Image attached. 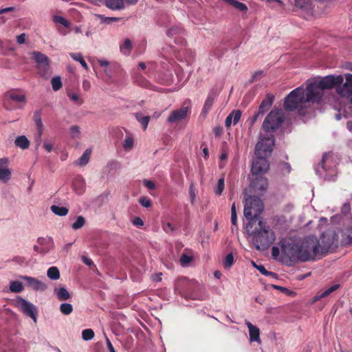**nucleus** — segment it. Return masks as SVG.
<instances>
[{
    "label": "nucleus",
    "mask_w": 352,
    "mask_h": 352,
    "mask_svg": "<svg viewBox=\"0 0 352 352\" xmlns=\"http://www.w3.org/2000/svg\"><path fill=\"white\" fill-rule=\"evenodd\" d=\"M163 230L166 233H170L175 231V227L173 226L172 223L168 222L163 226Z\"/></svg>",
    "instance_id": "603ef678"
},
{
    "label": "nucleus",
    "mask_w": 352,
    "mask_h": 352,
    "mask_svg": "<svg viewBox=\"0 0 352 352\" xmlns=\"http://www.w3.org/2000/svg\"><path fill=\"white\" fill-rule=\"evenodd\" d=\"M275 144L274 135L260 136V140L255 146V155L252 164L251 171L253 175L263 174L267 172L270 168L267 157L273 151Z\"/></svg>",
    "instance_id": "7ed1b4c3"
},
{
    "label": "nucleus",
    "mask_w": 352,
    "mask_h": 352,
    "mask_svg": "<svg viewBox=\"0 0 352 352\" xmlns=\"http://www.w3.org/2000/svg\"><path fill=\"white\" fill-rule=\"evenodd\" d=\"M309 83L306 88L300 86L292 90L285 98L284 109L287 111L298 109V113L302 117L311 114L314 109L311 103L318 102L314 95L309 98Z\"/></svg>",
    "instance_id": "f03ea898"
},
{
    "label": "nucleus",
    "mask_w": 352,
    "mask_h": 352,
    "mask_svg": "<svg viewBox=\"0 0 352 352\" xmlns=\"http://www.w3.org/2000/svg\"><path fill=\"white\" fill-rule=\"evenodd\" d=\"M26 35L23 33L16 36V41L19 44H23L25 41Z\"/></svg>",
    "instance_id": "bf43d9fd"
},
{
    "label": "nucleus",
    "mask_w": 352,
    "mask_h": 352,
    "mask_svg": "<svg viewBox=\"0 0 352 352\" xmlns=\"http://www.w3.org/2000/svg\"><path fill=\"white\" fill-rule=\"evenodd\" d=\"M50 209L53 213H54L56 215L63 217L67 214L69 210L65 207H60L56 205H52L50 207Z\"/></svg>",
    "instance_id": "393cba45"
},
{
    "label": "nucleus",
    "mask_w": 352,
    "mask_h": 352,
    "mask_svg": "<svg viewBox=\"0 0 352 352\" xmlns=\"http://www.w3.org/2000/svg\"><path fill=\"white\" fill-rule=\"evenodd\" d=\"M272 255L274 257H277L279 255V249L277 247L273 246L272 248Z\"/></svg>",
    "instance_id": "0e129e2a"
},
{
    "label": "nucleus",
    "mask_w": 352,
    "mask_h": 352,
    "mask_svg": "<svg viewBox=\"0 0 352 352\" xmlns=\"http://www.w3.org/2000/svg\"><path fill=\"white\" fill-rule=\"evenodd\" d=\"M51 82L52 89L55 91H58L62 87L63 84L61 82L60 77L59 76L52 78Z\"/></svg>",
    "instance_id": "58836bf2"
},
{
    "label": "nucleus",
    "mask_w": 352,
    "mask_h": 352,
    "mask_svg": "<svg viewBox=\"0 0 352 352\" xmlns=\"http://www.w3.org/2000/svg\"><path fill=\"white\" fill-rule=\"evenodd\" d=\"M232 124H233V119L230 113L226 118L225 126L228 129V128L230 127Z\"/></svg>",
    "instance_id": "13d9d810"
},
{
    "label": "nucleus",
    "mask_w": 352,
    "mask_h": 352,
    "mask_svg": "<svg viewBox=\"0 0 352 352\" xmlns=\"http://www.w3.org/2000/svg\"><path fill=\"white\" fill-rule=\"evenodd\" d=\"M70 56L74 60L79 61V63H80L82 67H84L85 69H88V65H87V63L85 62V60L83 59V57L81 55V54L72 53V54H70Z\"/></svg>",
    "instance_id": "f704fd0d"
},
{
    "label": "nucleus",
    "mask_w": 352,
    "mask_h": 352,
    "mask_svg": "<svg viewBox=\"0 0 352 352\" xmlns=\"http://www.w3.org/2000/svg\"><path fill=\"white\" fill-rule=\"evenodd\" d=\"M14 9V8L13 7H9V8H3V9H0V14H2L3 13L13 11Z\"/></svg>",
    "instance_id": "774afa93"
},
{
    "label": "nucleus",
    "mask_w": 352,
    "mask_h": 352,
    "mask_svg": "<svg viewBox=\"0 0 352 352\" xmlns=\"http://www.w3.org/2000/svg\"><path fill=\"white\" fill-rule=\"evenodd\" d=\"M282 249L292 261H314L318 256L324 255L327 252L317 237L313 235L307 236L297 243L284 244Z\"/></svg>",
    "instance_id": "f257e3e1"
},
{
    "label": "nucleus",
    "mask_w": 352,
    "mask_h": 352,
    "mask_svg": "<svg viewBox=\"0 0 352 352\" xmlns=\"http://www.w3.org/2000/svg\"><path fill=\"white\" fill-rule=\"evenodd\" d=\"M135 118L138 120V121L142 124L143 129L146 130L148 126L149 120H150V117L149 116H143L142 117L140 113H135Z\"/></svg>",
    "instance_id": "473e14b6"
},
{
    "label": "nucleus",
    "mask_w": 352,
    "mask_h": 352,
    "mask_svg": "<svg viewBox=\"0 0 352 352\" xmlns=\"http://www.w3.org/2000/svg\"><path fill=\"white\" fill-rule=\"evenodd\" d=\"M134 145L133 138L131 135L127 136L122 144L123 148L125 151L131 150Z\"/></svg>",
    "instance_id": "c756f323"
},
{
    "label": "nucleus",
    "mask_w": 352,
    "mask_h": 352,
    "mask_svg": "<svg viewBox=\"0 0 352 352\" xmlns=\"http://www.w3.org/2000/svg\"><path fill=\"white\" fill-rule=\"evenodd\" d=\"M285 118L281 109L272 110L263 122V129L266 133H272L280 127Z\"/></svg>",
    "instance_id": "0eeeda50"
},
{
    "label": "nucleus",
    "mask_w": 352,
    "mask_h": 352,
    "mask_svg": "<svg viewBox=\"0 0 352 352\" xmlns=\"http://www.w3.org/2000/svg\"><path fill=\"white\" fill-rule=\"evenodd\" d=\"M237 216L236 214H231V223L233 226H236Z\"/></svg>",
    "instance_id": "69168bd1"
},
{
    "label": "nucleus",
    "mask_w": 352,
    "mask_h": 352,
    "mask_svg": "<svg viewBox=\"0 0 352 352\" xmlns=\"http://www.w3.org/2000/svg\"><path fill=\"white\" fill-rule=\"evenodd\" d=\"M342 243L344 245H352V229H347L343 234Z\"/></svg>",
    "instance_id": "cd10ccee"
},
{
    "label": "nucleus",
    "mask_w": 352,
    "mask_h": 352,
    "mask_svg": "<svg viewBox=\"0 0 352 352\" xmlns=\"http://www.w3.org/2000/svg\"><path fill=\"white\" fill-rule=\"evenodd\" d=\"M231 6L240 11H246L248 8L243 3L239 2L236 0H228Z\"/></svg>",
    "instance_id": "c9c22d12"
},
{
    "label": "nucleus",
    "mask_w": 352,
    "mask_h": 352,
    "mask_svg": "<svg viewBox=\"0 0 352 352\" xmlns=\"http://www.w3.org/2000/svg\"><path fill=\"white\" fill-rule=\"evenodd\" d=\"M192 259H193V256L192 255L182 254L181 255L179 261H180L182 266L186 267L192 261Z\"/></svg>",
    "instance_id": "ea45409f"
},
{
    "label": "nucleus",
    "mask_w": 352,
    "mask_h": 352,
    "mask_svg": "<svg viewBox=\"0 0 352 352\" xmlns=\"http://www.w3.org/2000/svg\"><path fill=\"white\" fill-rule=\"evenodd\" d=\"M327 157V154H326V153L324 154L321 161L318 164V167H321L324 170L325 169L324 166H325V162H326Z\"/></svg>",
    "instance_id": "680f3d73"
},
{
    "label": "nucleus",
    "mask_w": 352,
    "mask_h": 352,
    "mask_svg": "<svg viewBox=\"0 0 352 352\" xmlns=\"http://www.w3.org/2000/svg\"><path fill=\"white\" fill-rule=\"evenodd\" d=\"M47 275L52 280H57L60 278V272L57 267H50L47 270Z\"/></svg>",
    "instance_id": "c85d7f7f"
},
{
    "label": "nucleus",
    "mask_w": 352,
    "mask_h": 352,
    "mask_svg": "<svg viewBox=\"0 0 352 352\" xmlns=\"http://www.w3.org/2000/svg\"><path fill=\"white\" fill-rule=\"evenodd\" d=\"M252 264L255 268H256L264 276H271L272 277H276V274L272 272L267 271L265 267L262 265H256L254 262H252Z\"/></svg>",
    "instance_id": "72a5a7b5"
},
{
    "label": "nucleus",
    "mask_w": 352,
    "mask_h": 352,
    "mask_svg": "<svg viewBox=\"0 0 352 352\" xmlns=\"http://www.w3.org/2000/svg\"><path fill=\"white\" fill-rule=\"evenodd\" d=\"M54 21L63 25L65 28H68L69 26V22L63 16H55Z\"/></svg>",
    "instance_id": "8fccbe9b"
},
{
    "label": "nucleus",
    "mask_w": 352,
    "mask_h": 352,
    "mask_svg": "<svg viewBox=\"0 0 352 352\" xmlns=\"http://www.w3.org/2000/svg\"><path fill=\"white\" fill-rule=\"evenodd\" d=\"M224 186H225V184H224V177H221L220 179H219L218 182H217V186H216V188L214 190V192L217 195H221L222 194V192L224 189Z\"/></svg>",
    "instance_id": "79ce46f5"
},
{
    "label": "nucleus",
    "mask_w": 352,
    "mask_h": 352,
    "mask_svg": "<svg viewBox=\"0 0 352 352\" xmlns=\"http://www.w3.org/2000/svg\"><path fill=\"white\" fill-rule=\"evenodd\" d=\"M217 94L214 91H210L208 94V95L206 98V100H205L203 109H202V112H201L202 114H204L205 116L208 114V113L211 109V108L213 105L214 100L215 98L217 97Z\"/></svg>",
    "instance_id": "6ab92c4d"
},
{
    "label": "nucleus",
    "mask_w": 352,
    "mask_h": 352,
    "mask_svg": "<svg viewBox=\"0 0 352 352\" xmlns=\"http://www.w3.org/2000/svg\"><path fill=\"white\" fill-rule=\"evenodd\" d=\"M72 186L78 195H82L85 190L86 184L84 178L80 176H76L73 181Z\"/></svg>",
    "instance_id": "a211bd4d"
},
{
    "label": "nucleus",
    "mask_w": 352,
    "mask_h": 352,
    "mask_svg": "<svg viewBox=\"0 0 352 352\" xmlns=\"http://www.w3.org/2000/svg\"><path fill=\"white\" fill-rule=\"evenodd\" d=\"M183 32V29L179 27H173L168 30L167 35L170 37H174L177 34H181Z\"/></svg>",
    "instance_id": "c03bdc74"
},
{
    "label": "nucleus",
    "mask_w": 352,
    "mask_h": 352,
    "mask_svg": "<svg viewBox=\"0 0 352 352\" xmlns=\"http://www.w3.org/2000/svg\"><path fill=\"white\" fill-rule=\"evenodd\" d=\"M70 132L72 134L73 137H76L77 135L80 133L79 126L77 125H73L70 127Z\"/></svg>",
    "instance_id": "6e6d98bb"
},
{
    "label": "nucleus",
    "mask_w": 352,
    "mask_h": 352,
    "mask_svg": "<svg viewBox=\"0 0 352 352\" xmlns=\"http://www.w3.org/2000/svg\"><path fill=\"white\" fill-rule=\"evenodd\" d=\"M188 284V280L186 277L179 278L175 283V289L178 290L180 294L187 291L185 287Z\"/></svg>",
    "instance_id": "5701e85b"
},
{
    "label": "nucleus",
    "mask_w": 352,
    "mask_h": 352,
    "mask_svg": "<svg viewBox=\"0 0 352 352\" xmlns=\"http://www.w3.org/2000/svg\"><path fill=\"white\" fill-rule=\"evenodd\" d=\"M23 279L26 281L28 287L35 291H45L47 289V285L36 278L25 276Z\"/></svg>",
    "instance_id": "ddd939ff"
},
{
    "label": "nucleus",
    "mask_w": 352,
    "mask_h": 352,
    "mask_svg": "<svg viewBox=\"0 0 352 352\" xmlns=\"http://www.w3.org/2000/svg\"><path fill=\"white\" fill-rule=\"evenodd\" d=\"M67 96L70 100H72L78 105H81L83 103V100L80 98V97L77 93L69 91L67 92Z\"/></svg>",
    "instance_id": "a19ab883"
},
{
    "label": "nucleus",
    "mask_w": 352,
    "mask_h": 352,
    "mask_svg": "<svg viewBox=\"0 0 352 352\" xmlns=\"http://www.w3.org/2000/svg\"><path fill=\"white\" fill-rule=\"evenodd\" d=\"M188 107H183L179 109L172 111L167 120L170 123H174L184 120L188 114Z\"/></svg>",
    "instance_id": "f8f14e48"
},
{
    "label": "nucleus",
    "mask_w": 352,
    "mask_h": 352,
    "mask_svg": "<svg viewBox=\"0 0 352 352\" xmlns=\"http://www.w3.org/2000/svg\"><path fill=\"white\" fill-rule=\"evenodd\" d=\"M234 263V256L232 253L228 254L224 260L223 266L226 269L230 268Z\"/></svg>",
    "instance_id": "a18cd8bd"
},
{
    "label": "nucleus",
    "mask_w": 352,
    "mask_h": 352,
    "mask_svg": "<svg viewBox=\"0 0 352 352\" xmlns=\"http://www.w3.org/2000/svg\"><path fill=\"white\" fill-rule=\"evenodd\" d=\"M139 203L145 208H149L151 206V200L146 197H142L139 199Z\"/></svg>",
    "instance_id": "3c124183"
},
{
    "label": "nucleus",
    "mask_w": 352,
    "mask_h": 352,
    "mask_svg": "<svg viewBox=\"0 0 352 352\" xmlns=\"http://www.w3.org/2000/svg\"><path fill=\"white\" fill-rule=\"evenodd\" d=\"M345 78L346 82L342 86L338 85L336 91L342 97L350 98L352 96V74H346Z\"/></svg>",
    "instance_id": "1a4fd4ad"
},
{
    "label": "nucleus",
    "mask_w": 352,
    "mask_h": 352,
    "mask_svg": "<svg viewBox=\"0 0 352 352\" xmlns=\"http://www.w3.org/2000/svg\"><path fill=\"white\" fill-rule=\"evenodd\" d=\"M57 298L58 300L65 301L71 298L69 292L64 287L59 288L56 292Z\"/></svg>",
    "instance_id": "a878e982"
},
{
    "label": "nucleus",
    "mask_w": 352,
    "mask_h": 352,
    "mask_svg": "<svg viewBox=\"0 0 352 352\" xmlns=\"http://www.w3.org/2000/svg\"><path fill=\"white\" fill-rule=\"evenodd\" d=\"M82 261H83V263L85 264H86L88 266H91L94 264L93 261L91 258H89L85 256H82Z\"/></svg>",
    "instance_id": "052dcab7"
},
{
    "label": "nucleus",
    "mask_w": 352,
    "mask_h": 352,
    "mask_svg": "<svg viewBox=\"0 0 352 352\" xmlns=\"http://www.w3.org/2000/svg\"><path fill=\"white\" fill-rule=\"evenodd\" d=\"M274 97L272 94H267L265 98L262 100L258 111H259V113H261V115H263L265 113H266L272 107L273 102H274Z\"/></svg>",
    "instance_id": "f3484780"
},
{
    "label": "nucleus",
    "mask_w": 352,
    "mask_h": 352,
    "mask_svg": "<svg viewBox=\"0 0 352 352\" xmlns=\"http://www.w3.org/2000/svg\"><path fill=\"white\" fill-rule=\"evenodd\" d=\"M85 223V219L82 216H78L75 222L72 224V228L74 230H78L81 228Z\"/></svg>",
    "instance_id": "4c0bfd02"
},
{
    "label": "nucleus",
    "mask_w": 352,
    "mask_h": 352,
    "mask_svg": "<svg viewBox=\"0 0 352 352\" xmlns=\"http://www.w3.org/2000/svg\"><path fill=\"white\" fill-rule=\"evenodd\" d=\"M8 160L0 158V181L7 182L11 177V171L7 168Z\"/></svg>",
    "instance_id": "4468645a"
},
{
    "label": "nucleus",
    "mask_w": 352,
    "mask_h": 352,
    "mask_svg": "<svg viewBox=\"0 0 352 352\" xmlns=\"http://www.w3.org/2000/svg\"><path fill=\"white\" fill-rule=\"evenodd\" d=\"M144 186L149 190H154L155 188V184L151 180H144Z\"/></svg>",
    "instance_id": "5fc2aeb1"
},
{
    "label": "nucleus",
    "mask_w": 352,
    "mask_h": 352,
    "mask_svg": "<svg viewBox=\"0 0 352 352\" xmlns=\"http://www.w3.org/2000/svg\"><path fill=\"white\" fill-rule=\"evenodd\" d=\"M261 115V113H259V111H257L249 120L250 125L252 126L254 125V124L256 122V121L258 120L259 116Z\"/></svg>",
    "instance_id": "4d7b16f0"
},
{
    "label": "nucleus",
    "mask_w": 352,
    "mask_h": 352,
    "mask_svg": "<svg viewBox=\"0 0 352 352\" xmlns=\"http://www.w3.org/2000/svg\"><path fill=\"white\" fill-rule=\"evenodd\" d=\"M91 154V150L89 148L86 149L82 156L78 159V164L80 166L86 165L89 161Z\"/></svg>",
    "instance_id": "bb28decb"
},
{
    "label": "nucleus",
    "mask_w": 352,
    "mask_h": 352,
    "mask_svg": "<svg viewBox=\"0 0 352 352\" xmlns=\"http://www.w3.org/2000/svg\"><path fill=\"white\" fill-rule=\"evenodd\" d=\"M339 284H336L330 287L329 289H326L324 292L320 294V297L325 298L330 295L332 292H335L340 287Z\"/></svg>",
    "instance_id": "de8ad7c7"
},
{
    "label": "nucleus",
    "mask_w": 352,
    "mask_h": 352,
    "mask_svg": "<svg viewBox=\"0 0 352 352\" xmlns=\"http://www.w3.org/2000/svg\"><path fill=\"white\" fill-rule=\"evenodd\" d=\"M33 58L38 64V69L44 76L49 69V58L47 56L38 52H33Z\"/></svg>",
    "instance_id": "9b49d317"
},
{
    "label": "nucleus",
    "mask_w": 352,
    "mask_h": 352,
    "mask_svg": "<svg viewBox=\"0 0 352 352\" xmlns=\"http://www.w3.org/2000/svg\"><path fill=\"white\" fill-rule=\"evenodd\" d=\"M34 120L37 126V131L38 132V138H41L43 134V122L41 119V111H36L34 114Z\"/></svg>",
    "instance_id": "4be33fe9"
},
{
    "label": "nucleus",
    "mask_w": 352,
    "mask_h": 352,
    "mask_svg": "<svg viewBox=\"0 0 352 352\" xmlns=\"http://www.w3.org/2000/svg\"><path fill=\"white\" fill-rule=\"evenodd\" d=\"M249 240L257 250H267L276 239L275 234L263 220H259L250 230L246 227Z\"/></svg>",
    "instance_id": "20e7f679"
},
{
    "label": "nucleus",
    "mask_w": 352,
    "mask_h": 352,
    "mask_svg": "<svg viewBox=\"0 0 352 352\" xmlns=\"http://www.w3.org/2000/svg\"><path fill=\"white\" fill-rule=\"evenodd\" d=\"M43 147L48 153H50L52 150V145L47 142H44Z\"/></svg>",
    "instance_id": "e2e57ef3"
},
{
    "label": "nucleus",
    "mask_w": 352,
    "mask_h": 352,
    "mask_svg": "<svg viewBox=\"0 0 352 352\" xmlns=\"http://www.w3.org/2000/svg\"><path fill=\"white\" fill-rule=\"evenodd\" d=\"M10 289L12 292L19 293L23 291V284L18 280H14L10 283Z\"/></svg>",
    "instance_id": "7c9ffc66"
},
{
    "label": "nucleus",
    "mask_w": 352,
    "mask_h": 352,
    "mask_svg": "<svg viewBox=\"0 0 352 352\" xmlns=\"http://www.w3.org/2000/svg\"><path fill=\"white\" fill-rule=\"evenodd\" d=\"M16 307L27 316L36 321V314L37 312L36 307L32 303L27 301L21 297H18L16 300Z\"/></svg>",
    "instance_id": "6e6552de"
},
{
    "label": "nucleus",
    "mask_w": 352,
    "mask_h": 352,
    "mask_svg": "<svg viewBox=\"0 0 352 352\" xmlns=\"http://www.w3.org/2000/svg\"><path fill=\"white\" fill-rule=\"evenodd\" d=\"M230 115L233 119V124L234 125H236L239 121L241 119V115H242V112L241 110H233L231 113H230Z\"/></svg>",
    "instance_id": "49530a36"
},
{
    "label": "nucleus",
    "mask_w": 352,
    "mask_h": 352,
    "mask_svg": "<svg viewBox=\"0 0 352 352\" xmlns=\"http://www.w3.org/2000/svg\"><path fill=\"white\" fill-rule=\"evenodd\" d=\"M60 311L64 315H69L73 311V306L69 303H62Z\"/></svg>",
    "instance_id": "e433bc0d"
},
{
    "label": "nucleus",
    "mask_w": 352,
    "mask_h": 352,
    "mask_svg": "<svg viewBox=\"0 0 352 352\" xmlns=\"http://www.w3.org/2000/svg\"><path fill=\"white\" fill-rule=\"evenodd\" d=\"M132 223L135 226L140 227L144 225V221L140 217H135L132 220Z\"/></svg>",
    "instance_id": "864d4df0"
},
{
    "label": "nucleus",
    "mask_w": 352,
    "mask_h": 352,
    "mask_svg": "<svg viewBox=\"0 0 352 352\" xmlns=\"http://www.w3.org/2000/svg\"><path fill=\"white\" fill-rule=\"evenodd\" d=\"M14 144L16 147L25 150L29 148L30 142L25 135H20L15 139Z\"/></svg>",
    "instance_id": "412c9836"
},
{
    "label": "nucleus",
    "mask_w": 352,
    "mask_h": 352,
    "mask_svg": "<svg viewBox=\"0 0 352 352\" xmlns=\"http://www.w3.org/2000/svg\"><path fill=\"white\" fill-rule=\"evenodd\" d=\"M263 204L261 199L255 196H250L245 199L244 205V216L248 220V230H250L259 220L260 214L263 210Z\"/></svg>",
    "instance_id": "423d86ee"
},
{
    "label": "nucleus",
    "mask_w": 352,
    "mask_h": 352,
    "mask_svg": "<svg viewBox=\"0 0 352 352\" xmlns=\"http://www.w3.org/2000/svg\"><path fill=\"white\" fill-rule=\"evenodd\" d=\"M37 243L43 246L39 251V253L43 254L48 253L54 247V241L51 237H38L37 239Z\"/></svg>",
    "instance_id": "2eb2a0df"
},
{
    "label": "nucleus",
    "mask_w": 352,
    "mask_h": 352,
    "mask_svg": "<svg viewBox=\"0 0 352 352\" xmlns=\"http://www.w3.org/2000/svg\"><path fill=\"white\" fill-rule=\"evenodd\" d=\"M251 187L255 190L263 192L267 189L268 181L265 177H257L252 182Z\"/></svg>",
    "instance_id": "dca6fc26"
},
{
    "label": "nucleus",
    "mask_w": 352,
    "mask_h": 352,
    "mask_svg": "<svg viewBox=\"0 0 352 352\" xmlns=\"http://www.w3.org/2000/svg\"><path fill=\"white\" fill-rule=\"evenodd\" d=\"M132 47L131 41L129 38H126L124 43L120 45V49L124 54H129Z\"/></svg>",
    "instance_id": "2f4dec72"
},
{
    "label": "nucleus",
    "mask_w": 352,
    "mask_h": 352,
    "mask_svg": "<svg viewBox=\"0 0 352 352\" xmlns=\"http://www.w3.org/2000/svg\"><path fill=\"white\" fill-rule=\"evenodd\" d=\"M91 85H90V82L88 81V80H84L83 82H82V88L87 91L89 89Z\"/></svg>",
    "instance_id": "338daca9"
},
{
    "label": "nucleus",
    "mask_w": 352,
    "mask_h": 352,
    "mask_svg": "<svg viewBox=\"0 0 352 352\" xmlns=\"http://www.w3.org/2000/svg\"><path fill=\"white\" fill-rule=\"evenodd\" d=\"M9 100H12L18 103H25L26 102V96L19 90H12L8 91L5 95L3 106L6 109H10L8 106Z\"/></svg>",
    "instance_id": "9d476101"
},
{
    "label": "nucleus",
    "mask_w": 352,
    "mask_h": 352,
    "mask_svg": "<svg viewBox=\"0 0 352 352\" xmlns=\"http://www.w3.org/2000/svg\"><path fill=\"white\" fill-rule=\"evenodd\" d=\"M344 78L342 75H328L320 80L309 83V98L313 95L316 97L318 104L322 99L324 89H330L338 85H341Z\"/></svg>",
    "instance_id": "39448f33"
},
{
    "label": "nucleus",
    "mask_w": 352,
    "mask_h": 352,
    "mask_svg": "<svg viewBox=\"0 0 352 352\" xmlns=\"http://www.w3.org/2000/svg\"><path fill=\"white\" fill-rule=\"evenodd\" d=\"M264 76H265V74L263 70L256 71L252 74V78L250 80V82H253L254 81H256V80L262 78Z\"/></svg>",
    "instance_id": "09e8293b"
},
{
    "label": "nucleus",
    "mask_w": 352,
    "mask_h": 352,
    "mask_svg": "<svg viewBox=\"0 0 352 352\" xmlns=\"http://www.w3.org/2000/svg\"><path fill=\"white\" fill-rule=\"evenodd\" d=\"M105 3L112 10H121L124 8L123 0H105Z\"/></svg>",
    "instance_id": "b1692460"
},
{
    "label": "nucleus",
    "mask_w": 352,
    "mask_h": 352,
    "mask_svg": "<svg viewBox=\"0 0 352 352\" xmlns=\"http://www.w3.org/2000/svg\"><path fill=\"white\" fill-rule=\"evenodd\" d=\"M245 324L247 325L248 330H249V334H250V338L251 341H258L260 340V330L256 327L253 325L250 322L246 321Z\"/></svg>",
    "instance_id": "aec40b11"
},
{
    "label": "nucleus",
    "mask_w": 352,
    "mask_h": 352,
    "mask_svg": "<svg viewBox=\"0 0 352 352\" xmlns=\"http://www.w3.org/2000/svg\"><path fill=\"white\" fill-rule=\"evenodd\" d=\"M82 337L84 340H90L94 337V332L91 329H84L82 332Z\"/></svg>",
    "instance_id": "37998d69"
}]
</instances>
